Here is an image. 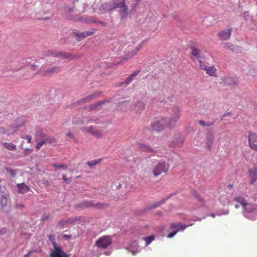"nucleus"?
<instances>
[{"label":"nucleus","instance_id":"nucleus-1","mask_svg":"<svg viewBox=\"0 0 257 257\" xmlns=\"http://www.w3.org/2000/svg\"><path fill=\"white\" fill-rule=\"evenodd\" d=\"M181 115V109L179 106H174L173 108H172V116L171 117H167V118L169 119L168 121V127H174L178 119L180 118Z\"/></svg>","mask_w":257,"mask_h":257},{"label":"nucleus","instance_id":"nucleus-2","mask_svg":"<svg viewBox=\"0 0 257 257\" xmlns=\"http://www.w3.org/2000/svg\"><path fill=\"white\" fill-rule=\"evenodd\" d=\"M113 9H119L118 12L121 18L125 17L128 14V7L125 4V1H123V0H121V1L117 0L114 2L113 3Z\"/></svg>","mask_w":257,"mask_h":257},{"label":"nucleus","instance_id":"nucleus-3","mask_svg":"<svg viewBox=\"0 0 257 257\" xmlns=\"http://www.w3.org/2000/svg\"><path fill=\"white\" fill-rule=\"evenodd\" d=\"M169 169L168 165L165 162H159L155 166L153 169L154 176H159L162 174H167Z\"/></svg>","mask_w":257,"mask_h":257},{"label":"nucleus","instance_id":"nucleus-4","mask_svg":"<svg viewBox=\"0 0 257 257\" xmlns=\"http://www.w3.org/2000/svg\"><path fill=\"white\" fill-rule=\"evenodd\" d=\"M112 243V238L110 236L104 235L98 238L95 245L98 248H107Z\"/></svg>","mask_w":257,"mask_h":257},{"label":"nucleus","instance_id":"nucleus-5","mask_svg":"<svg viewBox=\"0 0 257 257\" xmlns=\"http://www.w3.org/2000/svg\"><path fill=\"white\" fill-rule=\"evenodd\" d=\"M168 120H169V119L167 118V117L162 118L152 124L151 127L155 131H161L164 128L168 127Z\"/></svg>","mask_w":257,"mask_h":257},{"label":"nucleus","instance_id":"nucleus-6","mask_svg":"<svg viewBox=\"0 0 257 257\" xmlns=\"http://www.w3.org/2000/svg\"><path fill=\"white\" fill-rule=\"evenodd\" d=\"M248 146L253 150L257 151V134L253 132H248Z\"/></svg>","mask_w":257,"mask_h":257},{"label":"nucleus","instance_id":"nucleus-7","mask_svg":"<svg viewBox=\"0 0 257 257\" xmlns=\"http://www.w3.org/2000/svg\"><path fill=\"white\" fill-rule=\"evenodd\" d=\"M54 246V249L50 254L51 257H68V255L67 253H64L62 250L61 246H58L56 245L55 241L53 242Z\"/></svg>","mask_w":257,"mask_h":257},{"label":"nucleus","instance_id":"nucleus-8","mask_svg":"<svg viewBox=\"0 0 257 257\" xmlns=\"http://www.w3.org/2000/svg\"><path fill=\"white\" fill-rule=\"evenodd\" d=\"M199 67L201 70H205L206 73L210 76H216V69L215 66H208L204 64L201 60L199 61Z\"/></svg>","mask_w":257,"mask_h":257},{"label":"nucleus","instance_id":"nucleus-9","mask_svg":"<svg viewBox=\"0 0 257 257\" xmlns=\"http://www.w3.org/2000/svg\"><path fill=\"white\" fill-rule=\"evenodd\" d=\"M50 54L55 57H61L65 58L66 59H74V58H78V56L73 55V54L67 53L64 52H50Z\"/></svg>","mask_w":257,"mask_h":257},{"label":"nucleus","instance_id":"nucleus-10","mask_svg":"<svg viewBox=\"0 0 257 257\" xmlns=\"http://www.w3.org/2000/svg\"><path fill=\"white\" fill-rule=\"evenodd\" d=\"M61 68L59 67V66H53L47 69L39 70L38 73L43 76L50 75H52V74L56 73V72H59Z\"/></svg>","mask_w":257,"mask_h":257},{"label":"nucleus","instance_id":"nucleus-11","mask_svg":"<svg viewBox=\"0 0 257 257\" xmlns=\"http://www.w3.org/2000/svg\"><path fill=\"white\" fill-rule=\"evenodd\" d=\"M96 31H97L96 29H92L91 31H85V32L80 33L75 31V32H73V34L76 40L80 41L83 40V39L85 38V37H88V36L93 35Z\"/></svg>","mask_w":257,"mask_h":257},{"label":"nucleus","instance_id":"nucleus-12","mask_svg":"<svg viewBox=\"0 0 257 257\" xmlns=\"http://www.w3.org/2000/svg\"><path fill=\"white\" fill-rule=\"evenodd\" d=\"M142 47V45H141V44L138 46V47H136L135 48V49H132L130 51H128L127 52H126V53L123 56V59L124 60H129L131 59V58L134 57L135 55L138 54L139 51L141 49Z\"/></svg>","mask_w":257,"mask_h":257},{"label":"nucleus","instance_id":"nucleus-13","mask_svg":"<svg viewBox=\"0 0 257 257\" xmlns=\"http://www.w3.org/2000/svg\"><path fill=\"white\" fill-rule=\"evenodd\" d=\"M222 80L221 84L225 86L235 85V84H237V80L234 78H231V77L225 76L222 78Z\"/></svg>","mask_w":257,"mask_h":257},{"label":"nucleus","instance_id":"nucleus-14","mask_svg":"<svg viewBox=\"0 0 257 257\" xmlns=\"http://www.w3.org/2000/svg\"><path fill=\"white\" fill-rule=\"evenodd\" d=\"M86 131L90 133L93 136L96 137L97 138H102L103 137V134L101 131H99L98 129L94 128L92 126L90 127H87L85 128Z\"/></svg>","mask_w":257,"mask_h":257},{"label":"nucleus","instance_id":"nucleus-15","mask_svg":"<svg viewBox=\"0 0 257 257\" xmlns=\"http://www.w3.org/2000/svg\"><path fill=\"white\" fill-rule=\"evenodd\" d=\"M232 28H230L228 29L223 30L218 33V37L221 40H228L230 38Z\"/></svg>","mask_w":257,"mask_h":257},{"label":"nucleus","instance_id":"nucleus-16","mask_svg":"<svg viewBox=\"0 0 257 257\" xmlns=\"http://www.w3.org/2000/svg\"><path fill=\"white\" fill-rule=\"evenodd\" d=\"M100 94V92H94L93 94H90L88 96H86L82 98L79 101V102L81 103H88V102H90L92 101V100L94 99V98H97V97H98Z\"/></svg>","mask_w":257,"mask_h":257},{"label":"nucleus","instance_id":"nucleus-17","mask_svg":"<svg viewBox=\"0 0 257 257\" xmlns=\"http://www.w3.org/2000/svg\"><path fill=\"white\" fill-rule=\"evenodd\" d=\"M249 183L253 184L257 180V168L255 167L248 170Z\"/></svg>","mask_w":257,"mask_h":257},{"label":"nucleus","instance_id":"nucleus-18","mask_svg":"<svg viewBox=\"0 0 257 257\" xmlns=\"http://www.w3.org/2000/svg\"><path fill=\"white\" fill-rule=\"evenodd\" d=\"M10 195L8 194L4 193L0 194V204L2 207L6 206L9 203H10Z\"/></svg>","mask_w":257,"mask_h":257},{"label":"nucleus","instance_id":"nucleus-19","mask_svg":"<svg viewBox=\"0 0 257 257\" xmlns=\"http://www.w3.org/2000/svg\"><path fill=\"white\" fill-rule=\"evenodd\" d=\"M188 225H182V224L180 223H173L170 225V228L175 231H177V233L180 230H184V229H186Z\"/></svg>","mask_w":257,"mask_h":257},{"label":"nucleus","instance_id":"nucleus-20","mask_svg":"<svg viewBox=\"0 0 257 257\" xmlns=\"http://www.w3.org/2000/svg\"><path fill=\"white\" fill-rule=\"evenodd\" d=\"M214 136L213 134L208 135L206 141V147L209 151H211L212 146L214 143Z\"/></svg>","mask_w":257,"mask_h":257},{"label":"nucleus","instance_id":"nucleus-21","mask_svg":"<svg viewBox=\"0 0 257 257\" xmlns=\"http://www.w3.org/2000/svg\"><path fill=\"white\" fill-rule=\"evenodd\" d=\"M141 72V70H136L133 73H132L130 75L128 76L124 82H122V84H128L132 82L133 80L135 78V77H137V75H139V73Z\"/></svg>","mask_w":257,"mask_h":257},{"label":"nucleus","instance_id":"nucleus-22","mask_svg":"<svg viewBox=\"0 0 257 257\" xmlns=\"http://www.w3.org/2000/svg\"><path fill=\"white\" fill-rule=\"evenodd\" d=\"M18 192L19 194H25V193L28 192L30 191V189L28 185H25V184H18Z\"/></svg>","mask_w":257,"mask_h":257},{"label":"nucleus","instance_id":"nucleus-23","mask_svg":"<svg viewBox=\"0 0 257 257\" xmlns=\"http://www.w3.org/2000/svg\"><path fill=\"white\" fill-rule=\"evenodd\" d=\"M138 148L141 149V150L148 151V152H151L155 154V151L153 149L150 148V147L147 146V145H144L143 143H138Z\"/></svg>","mask_w":257,"mask_h":257},{"label":"nucleus","instance_id":"nucleus-24","mask_svg":"<svg viewBox=\"0 0 257 257\" xmlns=\"http://www.w3.org/2000/svg\"><path fill=\"white\" fill-rule=\"evenodd\" d=\"M257 208V206L255 204H249L247 203L245 206H244V211L246 212H252L255 211Z\"/></svg>","mask_w":257,"mask_h":257},{"label":"nucleus","instance_id":"nucleus-25","mask_svg":"<svg viewBox=\"0 0 257 257\" xmlns=\"http://www.w3.org/2000/svg\"><path fill=\"white\" fill-rule=\"evenodd\" d=\"M35 137L36 141L38 142L39 140H44V139H45L46 134H44L43 131H41V130H38L36 132Z\"/></svg>","mask_w":257,"mask_h":257},{"label":"nucleus","instance_id":"nucleus-26","mask_svg":"<svg viewBox=\"0 0 257 257\" xmlns=\"http://www.w3.org/2000/svg\"><path fill=\"white\" fill-rule=\"evenodd\" d=\"M191 55L194 57H196V58H199L201 54V51L200 49L196 48V47L194 46L191 47Z\"/></svg>","mask_w":257,"mask_h":257},{"label":"nucleus","instance_id":"nucleus-27","mask_svg":"<svg viewBox=\"0 0 257 257\" xmlns=\"http://www.w3.org/2000/svg\"><path fill=\"white\" fill-rule=\"evenodd\" d=\"M113 9V5L108 3H103L100 7V10L103 11H112Z\"/></svg>","mask_w":257,"mask_h":257},{"label":"nucleus","instance_id":"nucleus-28","mask_svg":"<svg viewBox=\"0 0 257 257\" xmlns=\"http://www.w3.org/2000/svg\"><path fill=\"white\" fill-rule=\"evenodd\" d=\"M234 201L236 202L240 203L243 207V209H244L245 205L246 204V200L244 197H241V196H237L234 198Z\"/></svg>","mask_w":257,"mask_h":257},{"label":"nucleus","instance_id":"nucleus-29","mask_svg":"<svg viewBox=\"0 0 257 257\" xmlns=\"http://www.w3.org/2000/svg\"><path fill=\"white\" fill-rule=\"evenodd\" d=\"M136 110L137 112H141L144 110L145 105L143 101H138L136 104Z\"/></svg>","mask_w":257,"mask_h":257},{"label":"nucleus","instance_id":"nucleus-30","mask_svg":"<svg viewBox=\"0 0 257 257\" xmlns=\"http://www.w3.org/2000/svg\"><path fill=\"white\" fill-rule=\"evenodd\" d=\"M3 145L4 146L5 148L8 150L13 151L15 150L17 148V146L16 145H14L13 143H3Z\"/></svg>","mask_w":257,"mask_h":257},{"label":"nucleus","instance_id":"nucleus-31","mask_svg":"<svg viewBox=\"0 0 257 257\" xmlns=\"http://www.w3.org/2000/svg\"><path fill=\"white\" fill-rule=\"evenodd\" d=\"M57 142V139L54 137L47 136L45 135V144H52Z\"/></svg>","mask_w":257,"mask_h":257},{"label":"nucleus","instance_id":"nucleus-32","mask_svg":"<svg viewBox=\"0 0 257 257\" xmlns=\"http://www.w3.org/2000/svg\"><path fill=\"white\" fill-rule=\"evenodd\" d=\"M95 204L92 202V201H85V202L81 203L80 207L82 208H87V207H92L95 206Z\"/></svg>","mask_w":257,"mask_h":257},{"label":"nucleus","instance_id":"nucleus-33","mask_svg":"<svg viewBox=\"0 0 257 257\" xmlns=\"http://www.w3.org/2000/svg\"><path fill=\"white\" fill-rule=\"evenodd\" d=\"M101 161V159H95V160L91 161L90 162H88L87 163V164L88 166L90 167H93L96 166V165L99 164V163H100Z\"/></svg>","mask_w":257,"mask_h":257},{"label":"nucleus","instance_id":"nucleus-34","mask_svg":"<svg viewBox=\"0 0 257 257\" xmlns=\"http://www.w3.org/2000/svg\"><path fill=\"white\" fill-rule=\"evenodd\" d=\"M155 237L154 235H151L149 236L148 237H144L143 239L146 241V245H149L150 243H151L152 241L154 240Z\"/></svg>","mask_w":257,"mask_h":257},{"label":"nucleus","instance_id":"nucleus-35","mask_svg":"<svg viewBox=\"0 0 257 257\" xmlns=\"http://www.w3.org/2000/svg\"><path fill=\"white\" fill-rule=\"evenodd\" d=\"M103 103L104 101H98V102L92 103V104L89 105V108L91 110H95V109L98 108V107L99 106V105H100L101 104Z\"/></svg>","mask_w":257,"mask_h":257},{"label":"nucleus","instance_id":"nucleus-36","mask_svg":"<svg viewBox=\"0 0 257 257\" xmlns=\"http://www.w3.org/2000/svg\"><path fill=\"white\" fill-rule=\"evenodd\" d=\"M70 222L71 221L69 219H68V220H61L60 221H59L58 225L60 227L63 228L64 227L66 224L69 223V222Z\"/></svg>","mask_w":257,"mask_h":257},{"label":"nucleus","instance_id":"nucleus-37","mask_svg":"<svg viewBox=\"0 0 257 257\" xmlns=\"http://www.w3.org/2000/svg\"><path fill=\"white\" fill-rule=\"evenodd\" d=\"M51 218V216L49 213H44L41 218V220L46 221Z\"/></svg>","mask_w":257,"mask_h":257},{"label":"nucleus","instance_id":"nucleus-38","mask_svg":"<svg viewBox=\"0 0 257 257\" xmlns=\"http://www.w3.org/2000/svg\"><path fill=\"white\" fill-rule=\"evenodd\" d=\"M40 66L38 64H33L31 66V70H33L34 71H36V70L37 71L36 74H38V71L40 70H43V68H41L39 69Z\"/></svg>","mask_w":257,"mask_h":257},{"label":"nucleus","instance_id":"nucleus-39","mask_svg":"<svg viewBox=\"0 0 257 257\" xmlns=\"http://www.w3.org/2000/svg\"><path fill=\"white\" fill-rule=\"evenodd\" d=\"M199 123L202 126H210L214 124V122H208L204 121V120H200L199 121Z\"/></svg>","mask_w":257,"mask_h":257},{"label":"nucleus","instance_id":"nucleus-40","mask_svg":"<svg viewBox=\"0 0 257 257\" xmlns=\"http://www.w3.org/2000/svg\"><path fill=\"white\" fill-rule=\"evenodd\" d=\"M43 144H45V139L42 140L41 141H38V142L36 144V148L39 150V149L41 148V147L43 145Z\"/></svg>","mask_w":257,"mask_h":257},{"label":"nucleus","instance_id":"nucleus-41","mask_svg":"<svg viewBox=\"0 0 257 257\" xmlns=\"http://www.w3.org/2000/svg\"><path fill=\"white\" fill-rule=\"evenodd\" d=\"M191 193L193 196H194V197L197 198V199L200 200V201H201L202 199L201 196H200L199 194L197 192L196 190H192L191 191Z\"/></svg>","mask_w":257,"mask_h":257},{"label":"nucleus","instance_id":"nucleus-42","mask_svg":"<svg viewBox=\"0 0 257 257\" xmlns=\"http://www.w3.org/2000/svg\"><path fill=\"white\" fill-rule=\"evenodd\" d=\"M21 138L22 139H25V140H27L28 143H31L32 142V137L31 136H28V135H25V136H21Z\"/></svg>","mask_w":257,"mask_h":257},{"label":"nucleus","instance_id":"nucleus-43","mask_svg":"<svg viewBox=\"0 0 257 257\" xmlns=\"http://www.w3.org/2000/svg\"><path fill=\"white\" fill-rule=\"evenodd\" d=\"M42 251V249L39 250H30L28 253H26V254L25 255L24 257H29L30 255L32 253V252H41Z\"/></svg>","mask_w":257,"mask_h":257},{"label":"nucleus","instance_id":"nucleus-44","mask_svg":"<svg viewBox=\"0 0 257 257\" xmlns=\"http://www.w3.org/2000/svg\"><path fill=\"white\" fill-rule=\"evenodd\" d=\"M62 178L67 183H69V182H71V178H67V176L66 175L64 174L62 175Z\"/></svg>","mask_w":257,"mask_h":257},{"label":"nucleus","instance_id":"nucleus-45","mask_svg":"<svg viewBox=\"0 0 257 257\" xmlns=\"http://www.w3.org/2000/svg\"><path fill=\"white\" fill-rule=\"evenodd\" d=\"M177 234V231H175L173 230L172 232H170V233L168 235V237L169 238H172L173 236H174L175 234Z\"/></svg>","mask_w":257,"mask_h":257},{"label":"nucleus","instance_id":"nucleus-46","mask_svg":"<svg viewBox=\"0 0 257 257\" xmlns=\"http://www.w3.org/2000/svg\"><path fill=\"white\" fill-rule=\"evenodd\" d=\"M87 123L89 122H97V119L95 118H90L87 120Z\"/></svg>","mask_w":257,"mask_h":257},{"label":"nucleus","instance_id":"nucleus-47","mask_svg":"<svg viewBox=\"0 0 257 257\" xmlns=\"http://www.w3.org/2000/svg\"><path fill=\"white\" fill-rule=\"evenodd\" d=\"M62 237L64 238H66V239H69V238H72V235L71 234H63Z\"/></svg>","mask_w":257,"mask_h":257},{"label":"nucleus","instance_id":"nucleus-48","mask_svg":"<svg viewBox=\"0 0 257 257\" xmlns=\"http://www.w3.org/2000/svg\"><path fill=\"white\" fill-rule=\"evenodd\" d=\"M7 170L8 172L10 173L13 176H15L16 173L14 171H13V170H9L8 169H7Z\"/></svg>","mask_w":257,"mask_h":257},{"label":"nucleus","instance_id":"nucleus-49","mask_svg":"<svg viewBox=\"0 0 257 257\" xmlns=\"http://www.w3.org/2000/svg\"><path fill=\"white\" fill-rule=\"evenodd\" d=\"M162 202H156L155 204H153V206H152V208H156V207L159 206L160 204H161Z\"/></svg>","mask_w":257,"mask_h":257},{"label":"nucleus","instance_id":"nucleus-50","mask_svg":"<svg viewBox=\"0 0 257 257\" xmlns=\"http://www.w3.org/2000/svg\"><path fill=\"white\" fill-rule=\"evenodd\" d=\"M60 167L63 168L64 169H67V165H66V164H60Z\"/></svg>","mask_w":257,"mask_h":257},{"label":"nucleus","instance_id":"nucleus-51","mask_svg":"<svg viewBox=\"0 0 257 257\" xmlns=\"http://www.w3.org/2000/svg\"><path fill=\"white\" fill-rule=\"evenodd\" d=\"M98 23L102 25L103 26H106V25H107V24H106V23H105V22H103V21H98Z\"/></svg>","mask_w":257,"mask_h":257},{"label":"nucleus","instance_id":"nucleus-52","mask_svg":"<svg viewBox=\"0 0 257 257\" xmlns=\"http://www.w3.org/2000/svg\"><path fill=\"white\" fill-rule=\"evenodd\" d=\"M16 207L17 208H23V207H24V205L22 204H17Z\"/></svg>","mask_w":257,"mask_h":257},{"label":"nucleus","instance_id":"nucleus-53","mask_svg":"<svg viewBox=\"0 0 257 257\" xmlns=\"http://www.w3.org/2000/svg\"><path fill=\"white\" fill-rule=\"evenodd\" d=\"M67 136L71 137L72 138H73L74 137L73 134L71 132L67 133Z\"/></svg>","mask_w":257,"mask_h":257},{"label":"nucleus","instance_id":"nucleus-54","mask_svg":"<svg viewBox=\"0 0 257 257\" xmlns=\"http://www.w3.org/2000/svg\"><path fill=\"white\" fill-rule=\"evenodd\" d=\"M141 1H142V0H135V3L136 5H138L140 2H141Z\"/></svg>","mask_w":257,"mask_h":257},{"label":"nucleus","instance_id":"nucleus-55","mask_svg":"<svg viewBox=\"0 0 257 257\" xmlns=\"http://www.w3.org/2000/svg\"><path fill=\"white\" fill-rule=\"evenodd\" d=\"M52 166L53 167H56V168H60V164H54L52 165Z\"/></svg>","mask_w":257,"mask_h":257},{"label":"nucleus","instance_id":"nucleus-56","mask_svg":"<svg viewBox=\"0 0 257 257\" xmlns=\"http://www.w3.org/2000/svg\"><path fill=\"white\" fill-rule=\"evenodd\" d=\"M228 187L229 188H232L233 187V185H232V184H229L228 185Z\"/></svg>","mask_w":257,"mask_h":257},{"label":"nucleus","instance_id":"nucleus-57","mask_svg":"<svg viewBox=\"0 0 257 257\" xmlns=\"http://www.w3.org/2000/svg\"><path fill=\"white\" fill-rule=\"evenodd\" d=\"M210 216H212V217H215V214H214V213H211V214L210 215Z\"/></svg>","mask_w":257,"mask_h":257},{"label":"nucleus","instance_id":"nucleus-58","mask_svg":"<svg viewBox=\"0 0 257 257\" xmlns=\"http://www.w3.org/2000/svg\"><path fill=\"white\" fill-rule=\"evenodd\" d=\"M17 129H15L13 131V133H15L16 131H17Z\"/></svg>","mask_w":257,"mask_h":257},{"label":"nucleus","instance_id":"nucleus-59","mask_svg":"<svg viewBox=\"0 0 257 257\" xmlns=\"http://www.w3.org/2000/svg\"><path fill=\"white\" fill-rule=\"evenodd\" d=\"M238 206H237V205H235V207H236V208H238Z\"/></svg>","mask_w":257,"mask_h":257},{"label":"nucleus","instance_id":"nucleus-60","mask_svg":"<svg viewBox=\"0 0 257 257\" xmlns=\"http://www.w3.org/2000/svg\"><path fill=\"white\" fill-rule=\"evenodd\" d=\"M1 130H4V128H3V127H1Z\"/></svg>","mask_w":257,"mask_h":257},{"label":"nucleus","instance_id":"nucleus-61","mask_svg":"<svg viewBox=\"0 0 257 257\" xmlns=\"http://www.w3.org/2000/svg\"><path fill=\"white\" fill-rule=\"evenodd\" d=\"M123 1H126V0H123Z\"/></svg>","mask_w":257,"mask_h":257}]
</instances>
